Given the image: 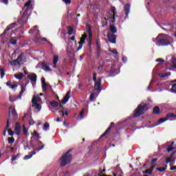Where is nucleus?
<instances>
[{"mask_svg": "<svg viewBox=\"0 0 176 176\" xmlns=\"http://www.w3.org/2000/svg\"><path fill=\"white\" fill-rule=\"evenodd\" d=\"M171 75L170 72L162 73L160 74V78H167V76H170Z\"/></svg>", "mask_w": 176, "mask_h": 176, "instance_id": "c756f323", "label": "nucleus"}, {"mask_svg": "<svg viewBox=\"0 0 176 176\" xmlns=\"http://www.w3.org/2000/svg\"><path fill=\"white\" fill-rule=\"evenodd\" d=\"M4 129L9 130V119H8V120H7V124H6V128H4Z\"/></svg>", "mask_w": 176, "mask_h": 176, "instance_id": "6e6d98bb", "label": "nucleus"}, {"mask_svg": "<svg viewBox=\"0 0 176 176\" xmlns=\"http://www.w3.org/2000/svg\"><path fill=\"white\" fill-rule=\"evenodd\" d=\"M171 90L172 91H176V84L172 85Z\"/></svg>", "mask_w": 176, "mask_h": 176, "instance_id": "864d4df0", "label": "nucleus"}, {"mask_svg": "<svg viewBox=\"0 0 176 176\" xmlns=\"http://www.w3.org/2000/svg\"><path fill=\"white\" fill-rule=\"evenodd\" d=\"M110 72H111V74H112V75H110L109 76H115V75H116L118 74V73H115V72H116V70L113 67H111Z\"/></svg>", "mask_w": 176, "mask_h": 176, "instance_id": "72a5a7b5", "label": "nucleus"}, {"mask_svg": "<svg viewBox=\"0 0 176 176\" xmlns=\"http://www.w3.org/2000/svg\"><path fill=\"white\" fill-rule=\"evenodd\" d=\"M87 38V34L85 32L82 34V36L80 38V41L78 42V47L77 48V50H80L82 47H83V45L86 43V38Z\"/></svg>", "mask_w": 176, "mask_h": 176, "instance_id": "39448f33", "label": "nucleus"}, {"mask_svg": "<svg viewBox=\"0 0 176 176\" xmlns=\"http://www.w3.org/2000/svg\"><path fill=\"white\" fill-rule=\"evenodd\" d=\"M170 171H174V170H176V166H173L170 167Z\"/></svg>", "mask_w": 176, "mask_h": 176, "instance_id": "774afa93", "label": "nucleus"}, {"mask_svg": "<svg viewBox=\"0 0 176 176\" xmlns=\"http://www.w3.org/2000/svg\"><path fill=\"white\" fill-rule=\"evenodd\" d=\"M94 89L96 91H101L102 90V86H101V78L97 79L94 82Z\"/></svg>", "mask_w": 176, "mask_h": 176, "instance_id": "6e6552de", "label": "nucleus"}, {"mask_svg": "<svg viewBox=\"0 0 176 176\" xmlns=\"http://www.w3.org/2000/svg\"><path fill=\"white\" fill-rule=\"evenodd\" d=\"M93 80L94 82H97V73L93 74Z\"/></svg>", "mask_w": 176, "mask_h": 176, "instance_id": "49530a36", "label": "nucleus"}, {"mask_svg": "<svg viewBox=\"0 0 176 176\" xmlns=\"http://www.w3.org/2000/svg\"><path fill=\"white\" fill-rule=\"evenodd\" d=\"M85 112V109H82L80 113V117L81 119H83V113Z\"/></svg>", "mask_w": 176, "mask_h": 176, "instance_id": "13d9d810", "label": "nucleus"}, {"mask_svg": "<svg viewBox=\"0 0 176 176\" xmlns=\"http://www.w3.org/2000/svg\"><path fill=\"white\" fill-rule=\"evenodd\" d=\"M110 12L113 13L112 16H109L107 19H104L105 20H111L110 23H115V16H116V8L114 6L111 8Z\"/></svg>", "mask_w": 176, "mask_h": 176, "instance_id": "0eeeda50", "label": "nucleus"}, {"mask_svg": "<svg viewBox=\"0 0 176 176\" xmlns=\"http://www.w3.org/2000/svg\"><path fill=\"white\" fill-rule=\"evenodd\" d=\"M171 151H174V148L173 147H171V146H169L167 148V151L168 153L171 152Z\"/></svg>", "mask_w": 176, "mask_h": 176, "instance_id": "3c124183", "label": "nucleus"}, {"mask_svg": "<svg viewBox=\"0 0 176 176\" xmlns=\"http://www.w3.org/2000/svg\"><path fill=\"white\" fill-rule=\"evenodd\" d=\"M152 173L153 172H151L150 168H148L146 170L143 171V174H149L150 175H151Z\"/></svg>", "mask_w": 176, "mask_h": 176, "instance_id": "a19ab883", "label": "nucleus"}, {"mask_svg": "<svg viewBox=\"0 0 176 176\" xmlns=\"http://www.w3.org/2000/svg\"><path fill=\"white\" fill-rule=\"evenodd\" d=\"M14 76L16 79L21 80V79H23V78H24V74H23V73H21V72H19L18 74H14Z\"/></svg>", "mask_w": 176, "mask_h": 176, "instance_id": "5701e85b", "label": "nucleus"}, {"mask_svg": "<svg viewBox=\"0 0 176 176\" xmlns=\"http://www.w3.org/2000/svg\"><path fill=\"white\" fill-rule=\"evenodd\" d=\"M124 12L126 14L125 19H129V13H130V4L127 3L124 6Z\"/></svg>", "mask_w": 176, "mask_h": 176, "instance_id": "f3484780", "label": "nucleus"}, {"mask_svg": "<svg viewBox=\"0 0 176 176\" xmlns=\"http://www.w3.org/2000/svg\"><path fill=\"white\" fill-rule=\"evenodd\" d=\"M16 60H18L19 63L21 61H24V60H25V55L24 54V53H21L20 55L17 57Z\"/></svg>", "mask_w": 176, "mask_h": 176, "instance_id": "4be33fe9", "label": "nucleus"}, {"mask_svg": "<svg viewBox=\"0 0 176 176\" xmlns=\"http://www.w3.org/2000/svg\"><path fill=\"white\" fill-rule=\"evenodd\" d=\"M42 69H44V71H52V69L49 67V65L47 63H46V62H43Z\"/></svg>", "mask_w": 176, "mask_h": 176, "instance_id": "a211bd4d", "label": "nucleus"}, {"mask_svg": "<svg viewBox=\"0 0 176 176\" xmlns=\"http://www.w3.org/2000/svg\"><path fill=\"white\" fill-rule=\"evenodd\" d=\"M6 85L9 87H11L12 86V81L9 80L6 82Z\"/></svg>", "mask_w": 176, "mask_h": 176, "instance_id": "69168bd1", "label": "nucleus"}, {"mask_svg": "<svg viewBox=\"0 0 176 176\" xmlns=\"http://www.w3.org/2000/svg\"><path fill=\"white\" fill-rule=\"evenodd\" d=\"M10 64H11V65H20V61H19L17 59H14L11 61Z\"/></svg>", "mask_w": 176, "mask_h": 176, "instance_id": "cd10ccee", "label": "nucleus"}, {"mask_svg": "<svg viewBox=\"0 0 176 176\" xmlns=\"http://www.w3.org/2000/svg\"><path fill=\"white\" fill-rule=\"evenodd\" d=\"M153 113H154V115H159L160 113V108L159 106L154 107L153 109Z\"/></svg>", "mask_w": 176, "mask_h": 176, "instance_id": "412c9836", "label": "nucleus"}, {"mask_svg": "<svg viewBox=\"0 0 176 176\" xmlns=\"http://www.w3.org/2000/svg\"><path fill=\"white\" fill-rule=\"evenodd\" d=\"M72 149L67 151L64 155H63L60 159V167H65L67 164H69L72 162V155H71Z\"/></svg>", "mask_w": 176, "mask_h": 176, "instance_id": "f03ea898", "label": "nucleus"}, {"mask_svg": "<svg viewBox=\"0 0 176 176\" xmlns=\"http://www.w3.org/2000/svg\"><path fill=\"white\" fill-rule=\"evenodd\" d=\"M14 132L16 135H20L21 133V124L20 122H16Z\"/></svg>", "mask_w": 176, "mask_h": 176, "instance_id": "ddd939ff", "label": "nucleus"}, {"mask_svg": "<svg viewBox=\"0 0 176 176\" xmlns=\"http://www.w3.org/2000/svg\"><path fill=\"white\" fill-rule=\"evenodd\" d=\"M110 31L112 34H116L118 31V28H116L115 25H110Z\"/></svg>", "mask_w": 176, "mask_h": 176, "instance_id": "b1692460", "label": "nucleus"}, {"mask_svg": "<svg viewBox=\"0 0 176 176\" xmlns=\"http://www.w3.org/2000/svg\"><path fill=\"white\" fill-rule=\"evenodd\" d=\"M122 60L123 63H127V57L126 56H122Z\"/></svg>", "mask_w": 176, "mask_h": 176, "instance_id": "5fc2aeb1", "label": "nucleus"}, {"mask_svg": "<svg viewBox=\"0 0 176 176\" xmlns=\"http://www.w3.org/2000/svg\"><path fill=\"white\" fill-rule=\"evenodd\" d=\"M175 153H176V151L173 152V153L170 154V155H169L168 157H170V160H172V159H173V157L174 156V154H175Z\"/></svg>", "mask_w": 176, "mask_h": 176, "instance_id": "0e129e2a", "label": "nucleus"}, {"mask_svg": "<svg viewBox=\"0 0 176 176\" xmlns=\"http://www.w3.org/2000/svg\"><path fill=\"white\" fill-rule=\"evenodd\" d=\"M107 36L111 43H116V34H108Z\"/></svg>", "mask_w": 176, "mask_h": 176, "instance_id": "dca6fc26", "label": "nucleus"}, {"mask_svg": "<svg viewBox=\"0 0 176 176\" xmlns=\"http://www.w3.org/2000/svg\"><path fill=\"white\" fill-rule=\"evenodd\" d=\"M158 159L157 158H154L151 160V164L156 163L157 162Z\"/></svg>", "mask_w": 176, "mask_h": 176, "instance_id": "680f3d73", "label": "nucleus"}, {"mask_svg": "<svg viewBox=\"0 0 176 176\" xmlns=\"http://www.w3.org/2000/svg\"><path fill=\"white\" fill-rule=\"evenodd\" d=\"M69 94H71V92L67 91L66 95L63 97V99L60 102L63 104V105H65V103L69 101V98H70Z\"/></svg>", "mask_w": 176, "mask_h": 176, "instance_id": "2eb2a0df", "label": "nucleus"}, {"mask_svg": "<svg viewBox=\"0 0 176 176\" xmlns=\"http://www.w3.org/2000/svg\"><path fill=\"white\" fill-rule=\"evenodd\" d=\"M66 5H71V0H63Z\"/></svg>", "mask_w": 176, "mask_h": 176, "instance_id": "8fccbe9b", "label": "nucleus"}, {"mask_svg": "<svg viewBox=\"0 0 176 176\" xmlns=\"http://www.w3.org/2000/svg\"><path fill=\"white\" fill-rule=\"evenodd\" d=\"M10 43H11V45H16L17 39H16V38H14L13 37L10 38Z\"/></svg>", "mask_w": 176, "mask_h": 176, "instance_id": "2f4dec72", "label": "nucleus"}, {"mask_svg": "<svg viewBox=\"0 0 176 176\" xmlns=\"http://www.w3.org/2000/svg\"><path fill=\"white\" fill-rule=\"evenodd\" d=\"M33 135H34V137H36V138H38V140H41V135H39V133H38V132H36V131H34Z\"/></svg>", "mask_w": 176, "mask_h": 176, "instance_id": "4c0bfd02", "label": "nucleus"}, {"mask_svg": "<svg viewBox=\"0 0 176 176\" xmlns=\"http://www.w3.org/2000/svg\"><path fill=\"white\" fill-rule=\"evenodd\" d=\"M0 75H1V79H3V77L5 76V69L3 68L0 69Z\"/></svg>", "mask_w": 176, "mask_h": 176, "instance_id": "473e14b6", "label": "nucleus"}, {"mask_svg": "<svg viewBox=\"0 0 176 176\" xmlns=\"http://www.w3.org/2000/svg\"><path fill=\"white\" fill-rule=\"evenodd\" d=\"M16 25H17L16 23H12L10 25H8L7 26V28L4 30V32H3V34L1 35L4 36L6 35V32H8V31H10V30H13V28H14V27H16Z\"/></svg>", "mask_w": 176, "mask_h": 176, "instance_id": "9b49d317", "label": "nucleus"}, {"mask_svg": "<svg viewBox=\"0 0 176 176\" xmlns=\"http://www.w3.org/2000/svg\"><path fill=\"white\" fill-rule=\"evenodd\" d=\"M157 171H160V173H162V171H166L167 170V166L162 167V168H157Z\"/></svg>", "mask_w": 176, "mask_h": 176, "instance_id": "f704fd0d", "label": "nucleus"}, {"mask_svg": "<svg viewBox=\"0 0 176 176\" xmlns=\"http://www.w3.org/2000/svg\"><path fill=\"white\" fill-rule=\"evenodd\" d=\"M156 41L160 46H168L171 45V38L167 34H159Z\"/></svg>", "mask_w": 176, "mask_h": 176, "instance_id": "f257e3e1", "label": "nucleus"}, {"mask_svg": "<svg viewBox=\"0 0 176 176\" xmlns=\"http://www.w3.org/2000/svg\"><path fill=\"white\" fill-rule=\"evenodd\" d=\"M29 124L30 126H34V124H35V121H34L33 119H30L29 121Z\"/></svg>", "mask_w": 176, "mask_h": 176, "instance_id": "09e8293b", "label": "nucleus"}, {"mask_svg": "<svg viewBox=\"0 0 176 176\" xmlns=\"http://www.w3.org/2000/svg\"><path fill=\"white\" fill-rule=\"evenodd\" d=\"M30 9L27 7L25 10L23 15L19 18V21L21 25H25L27 24V21L28 20V11Z\"/></svg>", "mask_w": 176, "mask_h": 176, "instance_id": "20e7f679", "label": "nucleus"}, {"mask_svg": "<svg viewBox=\"0 0 176 176\" xmlns=\"http://www.w3.org/2000/svg\"><path fill=\"white\" fill-rule=\"evenodd\" d=\"M157 63H164V60L162 58L156 59Z\"/></svg>", "mask_w": 176, "mask_h": 176, "instance_id": "052dcab7", "label": "nucleus"}, {"mask_svg": "<svg viewBox=\"0 0 176 176\" xmlns=\"http://www.w3.org/2000/svg\"><path fill=\"white\" fill-rule=\"evenodd\" d=\"M111 52H112L113 54H118V51L116 50V49H113Z\"/></svg>", "mask_w": 176, "mask_h": 176, "instance_id": "338daca9", "label": "nucleus"}, {"mask_svg": "<svg viewBox=\"0 0 176 176\" xmlns=\"http://www.w3.org/2000/svg\"><path fill=\"white\" fill-rule=\"evenodd\" d=\"M112 126H115V122H111L110 123V126L108 127V129L104 132L103 134H102L100 137V138H102L104 137H105V138H108L107 136V134H108V133H109L111 131V130L112 129Z\"/></svg>", "mask_w": 176, "mask_h": 176, "instance_id": "f8f14e48", "label": "nucleus"}, {"mask_svg": "<svg viewBox=\"0 0 176 176\" xmlns=\"http://www.w3.org/2000/svg\"><path fill=\"white\" fill-rule=\"evenodd\" d=\"M29 83H30V81L27 80L25 81V85L24 84L21 85V90L19 93V98H21V96H23V94H24V91H25V89H26L25 87H27Z\"/></svg>", "mask_w": 176, "mask_h": 176, "instance_id": "9d476101", "label": "nucleus"}, {"mask_svg": "<svg viewBox=\"0 0 176 176\" xmlns=\"http://www.w3.org/2000/svg\"><path fill=\"white\" fill-rule=\"evenodd\" d=\"M8 144H14V138L10 137L8 139Z\"/></svg>", "mask_w": 176, "mask_h": 176, "instance_id": "c9c22d12", "label": "nucleus"}, {"mask_svg": "<svg viewBox=\"0 0 176 176\" xmlns=\"http://www.w3.org/2000/svg\"><path fill=\"white\" fill-rule=\"evenodd\" d=\"M12 116H17V112H16V109H13V111H12Z\"/></svg>", "mask_w": 176, "mask_h": 176, "instance_id": "603ef678", "label": "nucleus"}, {"mask_svg": "<svg viewBox=\"0 0 176 176\" xmlns=\"http://www.w3.org/2000/svg\"><path fill=\"white\" fill-rule=\"evenodd\" d=\"M87 31L89 35V45H91V41L93 39V33L91 32V25L87 24Z\"/></svg>", "mask_w": 176, "mask_h": 176, "instance_id": "1a4fd4ad", "label": "nucleus"}, {"mask_svg": "<svg viewBox=\"0 0 176 176\" xmlns=\"http://www.w3.org/2000/svg\"><path fill=\"white\" fill-rule=\"evenodd\" d=\"M42 89L43 91H47V85L45 84H42Z\"/></svg>", "mask_w": 176, "mask_h": 176, "instance_id": "79ce46f5", "label": "nucleus"}, {"mask_svg": "<svg viewBox=\"0 0 176 176\" xmlns=\"http://www.w3.org/2000/svg\"><path fill=\"white\" fill-rule=\"evenodd\" d=\"M32 107H34L35 109H37L38 112H39L42 108V106H41L39 103H36L33 104Z\"/></svg>", "mask_w": 176, "mask_h": 176, "instance_id": "7c9ffc66", "label": "nucleus"}, {"mask_svg": "<svg viewBox=\"0 0 176 176\" xmlns=\"http://www.w3.org/2000/svg\"><path fill=\"white\" fill-rule=\"evenodd\" d=\"M50 105H52L54 108H57V107H58V102L56 100H52L50 102Z\"/></svg>", "mask_w": 176, "mask_h": 176, "instance_id": "c85d7f7f", "label": "nucleus"}, {"mask_svg": "<svg viewBox=\"0 0 176 176\" xmlns=\"http://www.w3.org/2000/svg\"><path fill=\"white\" fill-rule=\"evenodd\" d=\"M30 6H31V0H29L28 1H27L24 5L25 8H30Z\"/></svg>", "mask_w": 176, "mask_h": 176, "instance_id": "c03bdc74", "label": "nucleus"}, {"mask_svg": "<svg viewBox=\"0 0 176 176\" xmlns=\"http://www.w3.org/2000/svg\"><path fill=\"white\" fill-rule=\"evenodd\" d=\"M36 151H33L30 153V155H25L23 159L24 160H28L30 159H31V157H32V156H34V155H36Z\"/></svg>", "mask_w": 176, "mask_h": 176, "instance_id": "6ab92c4d", "label": "nucleus"}, {"mask_svg": "<svg viewBox=\"0 0 176 176\" xmlns=\"http://www.w3.org/2000/svg\"><path fill=\"white\" fill-rule=\"evenodd\" d=\"M59 112L62 113V118H65V116H68L69 115V110L68 109H66L65 111L64 112V110H60Z\"/></svg>", "mask_w": 176, "mask_h": 176, "instance_id": "393cba45", "label": "nucleus"}, {"mask_svg": "<svg viewBox=\"0 0 176 176\" xmlns=\"http://www.w3.org/2000/svg\"><path fill=\"white\" fill-rule=\"evenodd\" d=\"M175 153H176V151L173 152V153L170 154V155H169L168 157H170V160H172V159H173V157L174 156V154H175Z\"/></svg>", "mask_w": 176, "mask_h": 176, "instance_id": "e2e57ef3", "label": "nucleus"}, {"mask_svg": "<svg viewBox=\"0 0 176 176\" xmlns=\"http://www.w3.org/2000/svg\"><path fill=\"white\" fill-rule=\"evenodd\" d=\"M94 97H96L94 93L91 94L89 96V101H94Z\"/></svg>", "mask_w": 176, "mask_h": 176, "instance_id": "37998d69", "label": "nucleus"}, {"mask_svg": "<svg viewBox=\"0 0 176 176\" xmlns=\"http://www.w3.org/2000/svg\"><path fill=\"white\" fill-rule=\"evenodd\" d=\"M8 135H10V137H13V135H14V131H13V130H12V129H9L8 130H7Z\"/></svg>", "mask_w": 176, "mask_h": 176, "instance_id": "e433bc0d", "label": "nucleus"}, {"mask_svg": "<svg viewBox=\"0 0 176 176\" xmlns=\"http://www.w3.org/2000/svg\"><path fill=\"white\" fill-rule=\"evenodd\" d=\"M67 34L69 35H72V34H74V28H72V26H67Z\"/></svg>", "mask_w": 176, "mask_h": 176, "instance_id": "a878e982", "label": "nucleus"}, {"mask_svg": "<svg viewBox=\"0 0 176 176\" xmlns=\"http://www.w3.org/2000/svg\"><path fill=\"white\" fill-rule=\"evenodd\" d=\"M57 63H58V55H54L53 58L54 68H57Z\"/></svg>", "mask_w": 176, "mask_h": 176, "instance_id": "aec40b11", "label": "nucleus"}, {"mask_svg": "<svg viewBox=\"0 0 176 176\" xmlns=\"http://www.w3.org/2000/svg\"><path fill=\"white\" fill-rule=\"evenodd\" d=\"M145 111H148V103H140L135 109L133 117L138 118V116L144 115Z\"/></svg>", "mask_w": 176, "mask_h": 176, "instance_id": "7ed1b4c3", "label": "nucleus"}, {"mask_svg": "<svg viewBox=\"0 0 176 176\" xmlns=\"http://www.w3.org/2000/svg\"><path fill=\"white\" fill-rule=\"evenodd\" d=\"M166 164L171 163V158L168 157L166 160Z\"/></svg>", "mask_w": 176, "mask_h": 176, "instance_id": "4d7b16f0", "label": "nucleus"}, {"mask_svg": "<svg viewBox=\"0 0 176 176\" xmlns=\"http://www.w3.org/2000/svg\"><path fill=\"white\" fill-rule=\"evenodd\" d=\"M96 47L97 50H101V44L98 40L96 41Z\"/></svg>", "mask_w": 176, "mask_h": 176, "instance_id": "58836bf2", "label": "nucleus"}, {"mask_svg": "<svg viewBox=\"0 0 176 176\" xmlns=\"http://www.w3.org/2000/svg\"><path fill=\"white\" fill-rule=\"evenodd\" d=\"M176 118V114H174L173 113H167L166 117L160 118L158 120V124H160V123H164V122H166V120H168V118Z\"/></svg>", "mask_w": 176, "mask_h": 176, "instance_id": "423d86ee", "label": "nucleus"}, {"mask_svg": "<svg viewBox=\"0 0 176 176\" xmlns=\"http://www.w3.org/2000/svg\"><path fill=\"white\" fill-rule=\"evenodd\" d=\"M19 154L12 155V158H11L12 162H14V160H16V159H17V157H19Z\"/></svg>", "mask_w": 176, "mask_h": 176, "instance_id": "de8ad7c7", "label": "nucleus"}, {"mask_svg": "<svg viewBox=\"0 0 176 176\" xmlns=\"http://www.w3.org/2000/svg\"><path fill=\"white\" fill-rule=\"evenodd\" d=\"M28 78L31 80V82H34V83H36V80L38 79V76L35 73H31L28 75Z\"/></svg>", "mask_w": 176, "mask_h": 176, "instance_id": "4468645a", "label": "nucleus"}, {"mask_svg": "<svg viewBox=\"0 0 176 176\" xmlns=\"http://www.w3.org/2000/svg\"><path fill=\"white\" fill-rule=\"evenodd\" d=\"M41 83L42 85L46 84V79H45V77L41 78Z\"/></svg>", "mask_w": 176, "mask_h": 176, "instance_id": "bf43d9fd", "label": "nucleus"}, {"mask_svg": "<svg viewBox=\"0 0 176 176\" xmlns=\"http://www.w3.org/2000/svg\"><path fill=\"white\" fill-rule=\"evenodd\" d=\"M23 131L25 135H27V134H28V131L27 130L25 125H23Z\"/></svg>", "mask_w": 176, "mask_h": 176, "instance_id": "ea45409f", "label": "nucleus"}, {"mask_svg": "<svg viewBox=\"0 0 176 176\" xmlns=\"http://www.w3.org/2000/svg\"><path fill=\"white\" fill-rule=\"evenodd\" d=\"M49 127H50V125L49 124V123L45 122L44 124V130H47V129H49Z\"/></svg>", "mask_w": 176, "mask_h": 176, "instance_id": "a18cd8bd", "label": "nucleus"}, {"mask_svg": "<svg viewBox=\"0 0 176 176\" xmlns=\"http://www.w3.org/2000/svg\"><path fill=\"white\" fill-rule=\"evenodd\" d=\"M38 100H41V98L39 97H36L35 96H33L32 100V102L33 105L35 104H38L37 103Z\"/></svg>", "mask_w": 176, "mask_h": 176, "instance_id": "bb28decb", "label": "nucleus"}]
</instances>
